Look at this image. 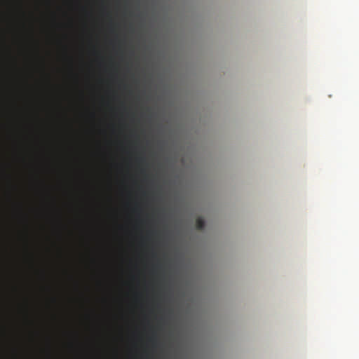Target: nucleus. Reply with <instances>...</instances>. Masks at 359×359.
Returning <instances> with one entry per match:
<instances>
[{
  "mask_svg": "<svg viewBox=\"0 0 359 359\" xmlns=\"http://www.w3.org/2000/svg\"><path fill=\"white\" fill-rule=\"evenodd\" d=\"M205 221L202 217H198L196 222V226L197 229L203 230L205 228Z\"/></svg>",
  "mask_w": 359,
  "mask_h": 359,
  "instance_id": "obj_1",
  "label": "nucleus"
},
{
  "mask_svg": "<svg viewBox=\"0 0 359 359\" xmlns=\"http://www.w3.org/2000/svg\"><path fill=\"white\" fill-rule=\"evenodd\" d=\"M150 341H151L154 345L156 344L157 338L154 334H153L151 337L150 338Z\"/></svg>",
  "mask_w": 359,
  "mask_h": 359,
  "instance_id": "obj_2",
  "label": "nucleus"
},
{
  "mask_svg": "<svg viewBox=\"0 0 359 359\" xmlns=\"http://www.w3.org/2000/svg\"><path fill=\"white\" fill-rule=\"evenodd\" d=\"M144 161V158H140L138 159V161L140 162V163H142L143 161Z\"/></svg>",
  "mask_w": 359,
  "mask_h": 359,
  "instance_id": "obj_3",
  "label": "nucleus"
}]
</instances>
